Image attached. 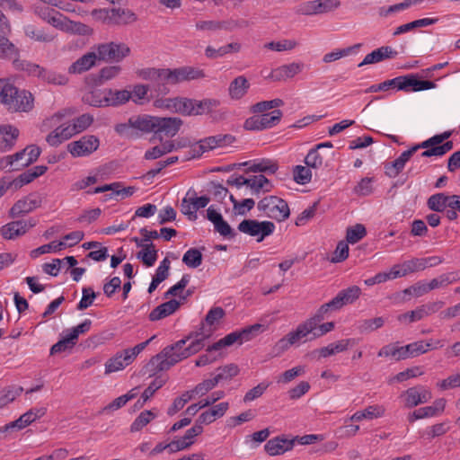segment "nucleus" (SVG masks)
Wrapping results in <instances>:
<instances>
[{
  "label": "nucleus",
  "mask_w": 460,
  "mask_h": 460,
  "mask_svg": "<svg viewBox=\"0 0 460 460\" xmlns=\"http://www.w3.org/2000/svg\"><path fill=\"white\" fill-rule=\"evenodd\" d=\"M325 318L327 316L318 308L312 316L300 323L295 330L287 333L274 344L273 356L279 357L292 346L312 341L333 331L335 323L333 322L323 323Z\"/></svg>",
  "instance_id": "nucleus-1"
},
{
  "label": "nucleus",
  "mask_w": 460,
  "mask_h": 460,
  "mask_svg": "<svg viewBox=\"0 0 460 460\" xmlns=\"http://www.w3.org/2000/svg\"><path fill=\"white\" fill-rule=\"evenodd\" d=\"M49 5L41 1L35 4L32 7L34 14L46 23L66 33L80 36H92L93 34V29L89 25L72 21Z\"/></svg>",
  "instance_id": "nucleus-2"
},
{
  "label": "nucleus",
  "mask_w": 460,
  "mask_h": 460,
  "mask_svg": "<svg viewBox=\"0 0 460 460\" xmlns=\"http://www.w3.org/2000/svg\"><path fill=\"white\" fill-rule=\"evenodd\" d=\"M191 337V335H188L186 338L166 346L160 353L150 359L147 367L154 372L164 371L189 358V353L185 351V345Z\"/></svg>",
  "instance_id": "nucleus-3"
},
{
  "label": "nucleus",
  "mask_w": 460,
  "mask_h": 460,
  "mask_svg": "<svg viewBox=\"0 0 460 460\" xmlns=\"http://www.w3.org/2000/svg\"><path fill=\"white\" fill-rule=\"evenodd\" d=\"M0 102L9 112H28L33 108L31 93L19 90L9 80L1 87Z\"/></svg>",
  "instance_id": "nucleus-4"
},
{
  "label": "nucleus",
  "mask_w": 460,
  "mask_h": 460,
  "mask_svg": "<svg viewBox=\"0 0 460 460\" xmlns=\"http://www.w3.org/2000/svg\"><path fill=\"white\" fill-rule=\"evenodd\" d=\"M261 329V324H254L240 332H234L227 334L224 338L220 339L218 341L215 342L212 346L208 347L207 349L208 353L199 357V358L196 360L195 365L197 367H204L213 363L214 361H216L217 358L216 357L211 356L209 352L220 350L236 342L242 344L245 341H248L252 340L259 332Z\"/></svg>",
  "instance_id": "nucleus-5"
},
{
  "label": "nucleus",
  "mask_w": 460,
  "mask_h": 460,
  "mask_svg": "<svg viewBox=\"0 0 460 460\" xmlns=\"http://www.w3.org/2000/svg\"><path fill=\"white\" fill-rule=\"evenodd\" d=\"M64 116V113L58 111L46 118L41 123L40 129L42 131L53 128V130L46 137V142L50 146H58L63 142L74 137L72 128L68 123L60 124Z\"/></svg>",
  "instance_id": "nucleus-6"
},
{
  "label": "nucleus",
  "mask_w": 460,
  "mask_h": 460,
  "mask_svg": "<svg viewBox=\"0 0 460 460\" xmlns=\"http://www.w3.org/2000/svg\"><path fill=\"white\" fill-rule=\"evenodd\" d=\"M155 121L156 116L148 114L132 116L127 122L116 125L115 131L126 137H134L137 131L146 133L155 132Z\"/></svg>",
  "instance_id": "nucleus-7"
},
{
  "label": "nucleus",
  "mask_w": 460,
  "mask_h": 460,
  "mask_svg": "<svg viewBox=\"0 0 460 460\" xmlns=\"http://www.w3.org/2000/svg\"><path fill=\"white\" fill-rule=\"evenodd\" d=\"M257 208L264 216L279 222L286 220L290 214L288 203L277 196L263 198L259 201Z\"/></svg>",
  "instance_id": "nucleus-8"
},
{
  "label": "nucleus",
  "mask_w": 460,
  "mask_h": 460,
  "mask_svg": "<svg viewBox=\"0 0 460 460\" xmlns=\"http://www.w3.org/2000/svg\"><path fill=\"white\" fill-rule=\"evenodd\" d=\"M98 51V58L102 61L119 63L130 55V48L121 41H110L93 47Z\"/></svg>",
  "instance_id": "nucleus-9"
},
{
  "label": "nucleus",
  "mask_w": 460,
  "mask_h": 460,
  "mask_svg": "<svg viewBox=\"0 0 460 460\" xmlns=\"http://www.w3.org/2000/svg\"><path fill=\"white\" fill-rule=\"evenodd\" d=\"M361 295L358 286H351L341 290L331 301L323 304L319 308L329 317L332 312L341 310L346 305L353 304Z\"/></svg>",
  "instance_id": "nucleus-10"
},
{
  "label": "nucleus",
  "mask_w": 460,
  "mask_h": 460,
  "mask_svg": "<svg viewBox=\"0 0 460 460\" xmlns=\"http://www.w3.org/2000/svg\"><path fill=\"white\" fill-rule=\"evenodd\" d=\"M248 22L244 20H199L195 22V29L199 31L216 32L219 31H233L237 29L245 28Z\"/></svg>",
  "instance_id": "nucleus-11"
},
{
  "label": "nucleus",
  "mask_w": 460,
  "mask_h": 460,
  "mask_svg": "<svg viewBox=\"0 0 460 460\" xmlns=\"http://www.w3.org/2000/svg\"><path fill=\"white\" fill-rule=\"evenodd\" d=\"M241 233L257 237L261 242L266 236L270 235L275 230V225L270 221H257L255 219H244L238 225Z\"/></svg>",
  "instance_id": "nucleus-12"
},
{
  "label": "nucleus",
  "mask_w": 460,
  "mask_h": 460,
  "mask_svg": "<svg viewBox=\"0 0 460 460\" xmlns=\"http://www.w3.org/2000/svg\"><path fill=\"white\" fill-rule=\"evenodd\" d=\"M100 146V139L94 135H84L78 140L70 142L66 148L75 158L85 157L93 154Z\"/></svg>",
  "instance_id": "nucleus-13"
},
{
  "label": "nucleus",
  "mask_w": 460,
  "mask_h": 460,
  "mask_svg": "<svg viewBox=\"0 0 460 460\" xmlns=\"http://www.w3.org/2000/svg\"><path fill=\"white\" fill-rule=\"evenodd\" d=\"M43 197L38 192L30 193L18 199L9 210V217L16 218L23 217L38 208H40Z\"/></svg>",
  "instance_id": "nucleus-14"
},
{
  "label": "nucleus",
  "mask_w": 460,
  "mask_h": 460,
  "mask_svg": "<svg viewBox=\"0 0 460 460\" xmlns=\"http://www.w3.org/2000/svg\"><path fill=\"white\" fill-rule=\"evenodd\" d=\"M282 117V111L274 110L270 113L254 115L244 122V128L247 130H263L277 125Z\"/></svg>",
  "instance_id": "nucleus-15"
},
{
  "label": "nucleus",
  "mask_w": 460,
  "mask_h": 460,
  "mask_svg": "<svg viewBox=\"0 0 460 460\" xmlns=\"http://www.w3.org/2000/svg\"><path fill=\"white\" fill-rule=\"evenodd\" d=\"M401 397L403 398L406 408H413L430 401L432 399V393L423 385H416L404 391Z\"/></svg>",
  "instance_id": "nucleus-16"
},
{
  "label": "nucleus",
  "mask_w": 460,
  "mask_h": 460,
  "mask_svg": "<svg viewBox=\"0 0 460 460\" xmlns=\"http://www.w3.org/2000/svg\"><path fill=\"white\" fill-rule=\"evenodd\" d=\"M234 141V137L231 135H217L208 137L200 140L198 145L193 147V152L197 155L213 150L217 147H226Z\"/></svg>",
  "instance_id": "nucleus-17"
},
{
  "label": "nucleus",
  "mask_w": 460,
  "mask_h": 460,
  "mask_svg": "<svg viewBox=\"0 0 460 460\" xmlns=\"http://www.w3.org/2000/svg\"><path fill=\"white\" fill-rule=\"evenodd\" d=\"M36 225L33 219L12 221L0 229L4 239L12 240L25 234L28 230Z\"/></svg>",
  "instance_id": "nucleus-18"
},
{
  "label": "nucleus",
  "mask_w": 460,
  "mask_h": 460,
  "mask_svg": "<svg viewBox=\"0 0 460 460\" xmlns=\"http://www.w3.org/2000/svg\"><path fill=\"white\" fill-rule=\"evenodd\" d=\"M304 69V64L300 62H292L289 64L282 65L273 69L269 78L274 82L286 81L295 75L300 74Z\"/></svg>",
  "instance_id": "nucleus-19"
},
{
  "label": "nucleus",
  "mask_w": 460,
  "mask_h": 460,
  "mask_svg": "<svg viewBox=\"0 0 460 460\" xmlns=\"http://www.w3.org/2000/svg\"><path fill=\"white\" fill-rule=\"evenodd\" d=\"M182 120L180 118L156 117L155 133H163L166 137H174L180 130Z\"/></svg>",
  "instance_id": "nucleus-20"
},
{
  "label": "nucleus",
  "mask_w": 460,
  "mask_h": 460,
  "mask_svg": "<svg viewBox=\"0 0 460 460\" xmlns=\"http://www.w3.org/2000/svg\"><path fill=\"white\" fill-rule=\"evenodd\" d=\"M436 87V84L431 81L419 80L415 75H407L401 76L400 91L419 92L429 90Z\"/></svg>",
  "instance_id": "nucleus-21"
},
{
  "label": "nucleus",
  "mask_w": 460,
  "mask_h": 460,
  "mask_svg": "<svg viewBox=\"0 0 460 460\" xmlns=\"http://www.w3.org/2000/svg\"><path fill=\"white\" fill-rule=\"evenodd\" d=\"M398 55V52L390 46H383L371 53L367 54L358 66L361 67L366 65H372L382 62L385 59L394 58Z\"/></svg>",
  "instance_id": "nucleus-22"
},
{
  "label": "nucleus",
  "mask_w": 460,
  "mask_h": 460,
  "mask_svg": "<svg viewBox=\"0 0 460 460\" xmlns=\"http://www.w3.org/2000/svg\"><path fill=\"white\" fill-rule=\"evenodd\" d=\"M417 152V147H411L410 149L402 152L401 155L391 163L385 164V172L390 178L396 177L404 168L405 164L410 158Z\"/></svg>",
  "instance_id": "nucleus-23"
},
{
  "label": "nucleus",
  "mask_w": 460,
  "mask_h": 460,
  "mask_svg": "<svg viewBox=\"0 0 460 460\" xmlns=\"http://www.w3.org/2000/svg\"><path fill=\"white\" fill-rule=\"evenodd\" d=\"M294 442L295 439L276 437L265 444L264 449L270 456H279L290 451L294 447Z\"/></svg>",
  "instance_id": "nucleus-24"
},
{
  "label": "nucleus",
  "mask_w": 460,
  "mask_h": 460,
  "mask_svg": "<svg viewBox=\"0 0 460 460\" xmlns=\"http://www.w3.org/2000/svg\"><path fill=\"white\" fill-rule=\"evenodd\" d=\"M98 58V51H90L82 56L68 67L69 74H82L95 66Z\"/></svg>",
  "instance_id": "nucleus-25"
},
{
  "label": "nucleus",
  "mask_w": 460,
  "mask_h": 460,
  "mask_svg": "<svg viewBox=\"0 0 460 460\" xmlns=\"http://www.w3.org/2000/svg\"><path fill=\"white\" fill-rule=\"evenodd\" d=\"M444 346L443 341L437 340L433 341L432 340L429 341H419L408 345H405V349L409 358H413L421 354L426 353L430 349H436L438 348H442Z\"/></svg>",
  "instance_id": "nucleus-26"
},
{
  "label": "nucleus",
  "mask_w": 460,
  "mask_h": 460,
  "mask_svg": "<svg viewBox=\"0 0 460 460\" xmlns=\"http://www.w3.org/2000/svg\"><path fill=\"white\" fill-rule=\"evenodd\" d=\"M28 157L23 150L12 155H7L0 160V167L8 171H19L29 166L31 163H26Z\"/></svg>",
  "instance_id": "nucleus-27"
},
{
  "label": "nucleus",
  "mask_w": 460,
  "mask_h": 460,
  "mask_svg": "<svg viewBox=\"0 0 460 460\" xmlns=\"http://www.w3.org/2000/svg\"><path fill=\"white\" fill-rule=\"evenodd\" d=\"M133 361V358L127 349L118 352L105 363V374L122 370Z\"/></svg>",
  "instance_id": "nucleus-28"
},
{
  "label": "nucleus",
  "mask_w": 460,
  "mask_h": 460,
  "mask_svg": "<svg viewBox=\"0 0 460 460\" xmlns=\"http://www.w3.org/2000/svg\"><path fill=\"white\" fill-rule=\"evenodd\" d=\"M189 335L192 337L189 339L190 343L185 346V351L189 353V357L198 353L205 346V341L211 335V330L206 331L204 325L199 331L191 332Z\"/></svg>",
  "instance_id": "nucleus-29"
},
{
  "label": "nucleus",
  "mask_w": 460,
  "mask_h": 460,
  "mask_svg": "<svg viewBox=\"0 0 460 460\" xmlns=\"http://www.w3.org/2000/svg\"><path fill=\"white\" fill-rule=\"evenodd\" d=\"M19 136L17 128L12 125L0 126V153L5 152L12 148Z\"/></svg>",
  "instance_id": "nucleus-30"
},
{
  "label": "nucleus",
  "mask_w": 460,
  "mask_h": 460,
  "mask_svg": "<svg viewBox=\"0 0 460 460\" xmlns=\"http://www.w3.org/2000/svg\"><path fill=\"white\" fill-rule=\"evenodd\" d=\"M24 33L31 40L42 43H50L57 38L56 34L49 32L47 29L39 28L32 24L24 27Z\"/></svg>",
  "instance_id": "nucleus-31"
},
{
  "label": "nucleus",
  "mask_w": 460,
  "mask_h": 460,
  "mask_svg": "<svg viewBox=\"0 0 460 460\" xmlns=\"http://www.w3.org/2000/svg\"><path fill=\"white\" fill-rule=\"evenodd\" d=\"M180 307V302L175 299L167 301L155 307L149 314V320L152 322L164 319L173 314Z\"/></svg>",
  "instance_id": "nucleus-32"
},
{
  "label": "nucleus",
  "mask_w": 460,
  "mask_h": 460,
  "mask_svg": "<svg viewBox=\"0 0 460 460\" xmlns=\"http://www.w3.org/2000/svg\"><path fill=\"white\" fill-rule=\"evenodd\" d=\"M385 408L383 405H369L363 411H356L351 417V421H361L363 420H373L385 415Z\"/></svg>",
  "instance_id": "nucleus-33"
},
{
  "label": "nucleus",
  "mask_w": 460,
  "mask_h": 460,
  "mask_svg": "<svg viewBox=\"0 0 460 460\" xmlns=\"http://www.w3.org/2000/svg\"><path fill=\"white\" fill-rule=\"evenodd\" d=\"M250 84L246 77L239 75L230 83L228 94L231 99L239 100L247 93Z\"/></svg>",
  "instance_id": "nucleus-34"
},
{
  "label": "nucleus",
  "mask_w": 460,
  "mask_h": 460,
  "mask_svg": "<svg viewBox=\"0 0 460 460\" xmlns=\"http://www.w3.org/2000/svg\"><path fill=\"white\" fill-rule=\"evenodd\" d=\"M378 357L390 358L395 361L408 358L405 346H398V343H390L380 349Z\"/></svg>",
  "instance_id": "nucleus-35"
},
{
  "label": "nucleus",
  "mask_w": 460,
  "mask_h": 460,
  "mask_svg": "<svg viewBox=\"0 0 460 460\" xmlns=\"http://www.w3.org/2000/svg\"><path fill=\"white\" fill-rule=\"evenodd\" d=\"M135 242L138 247L142 248L137 253V258L140 259L146 267L153 266L157 259V251L154 244L142 243V242H138L137 238L135 239Z\"/></svg>",
  "instance_id": "nucleus-36"
},
{
  "label": "nucleus",
  "mask_w": 460,
  "mask_h": 460,
  "mask_svg": "<svg viewBox=\"0 0 460 460\" xmlns=\"http://www.w3.org/2000/svg\"><path fill=\"white\" fill-rule=\"evenodd\" d=\"M107 88L95 89L86 93L83 101L93 107H107Z\"/></svg>",
  "instance_id": "nucleus-37"
},
{
  "label": "nucleus",
  "mask_w": 460,
  "mask_h": 460,
  "mask_svg": "<svg viewBox=\"0 0 460 460\" xmlns=\"http://www.w3.org/2000/svg\"><path fill=\"white\" fill-rule=\"evenodd\" d=\"M140 76L144 80L153 83L154 87L159 89L161 85H165V68H147L140 72Z\"/></svg>",
  "instance_id": "nucleus-38"
},
{
  "label": "nucleus",
  "mask_w": 460,
  "mask_h": 460,
  "mask_svg": "<svg viewBox=\"0 0 460 460\" xmlns=\"http://www.w3.org/2000/svg\"><path fill=\"white\" fill-rule=\"evenodd\" d=\"M111 17L114 24H129L137 21L135 13L123 8H112Z\"/></svg>",
  "instance_id": "nucleus-39"
},
{
  "label": "nucleus",
  "mask_w": 460,
  "mask_h": 460,
  "mask_svg": "<svg viewBox=\"0 0 460 460\" xmlns=\"http://www.w3.org/2000/svg\"><path fill=\"white\" fill-rule=\"evenodd\" d=\"M107 107L119 106L126 103L131 98V93L128 90H112L107 88Z\"/></svg>",
  "instance_id": "nucleus-40"
},
{
  "label": "nucleus",
  "mask_w": 460,
  "mask_h": 460,
  "mask_svg": "<svg viewBox=\"0 0 460 460\" xmlns=\"http://www.w3.org/2000/svg\"><path fill=\"white\" fill-rule=\"evenodd\" d=\"M22 387L10 385L0 390V410L13 402L22 392Z\"/></svg>",
  "instance_id": "nucleus-41"
},
{
  "label": "nucleus",
  "mask_w": 460,
  "mask_h": 460,
  "mask_svg": "<svg viewBox=\"0 0 460 460\" xmlns=\"http://www.w3.org/2000/svg\"><path fill=\"white\" fill-rule=\"evenodd\" d=\"M447 401L444 398H439L434 401L432 405L419 408L422 419L432 418L438 416L445 411Z\"/></svg>",
  "instance_id": "nucleus-42"
},
{
  "label": "nucleus",
  "mask_w": 460,
  "mask_h": 460,
  "mask_svg": "<svg viewBox=\"0 0 460 460\" xmlns=\"http://www.w3.org/2000/svg\"><path fill=\"white\" fill-rule=\"evenodd\" d=\"M93 122V117L89 113L82 114L69 122L74 136L86 130Z\"/></svg>",
  "instance_id": "nucleus-43"
},
{
  "label": "nucleus",
  "mask_w": 460,
  "mask_h": 460,
  "mask_svg": "<svg viewBox=\"0 0 460 460\" xmlns=\"http://www.w3.org/2000/svg\"><path fill=\"white\" fill-rule=\"evenodd\" d=\"M66 247L65 242L53 241L48 244L41 245L31 252V257L33 259L38 258L40 255L50 252H57L62 251Z\"/></svg>",
  "instance_id": "nucleus-44"
},
{
  "label": "nucleus",
  "mask_w": 460,
  "mask_h": 460,
  "mask_svg": "<svg viewBox=\"0 0 460 460\" xmlns=\"http://www.w3.org/2000/svg\"><path fill=\"white\" fill-rule=\"evenodd\" d=\"M175 113L183 116H195V100L186 97H177Z\"/></svg>",
  "instance_id": "nucleus-45"
},
{
  "label": "nucleus",
  "mask_w": 460,
  "mask_h": 460,
  "mask_svg": "<svg viewBox=\"0 0 460 460\" xmlns=\"http://www.w3.org/2000/svg\"><path fill=\"white\" fill-rule=\"evenodd\" d=\"M246 186L255 192H259L260 190L270 191L271 189L270 181L262 174L247 178Z\"/></svg>",
  "instance_id": "nucleus-46"
},
{
  "label": "nucleus",
  "mask_w": 460,
  "mask_h": 460,
  "mask_svg": "<svg viewBox=\"0 0 460 460\" xmlns=\"http://www.w3.org/2000/svg\"><path fill=\"white\" fill-rule=\"evenodd\" d=\"M449 195L445 193H437L430 196L428 199L429 208L436 212L447 211Z\"/></svg>",
  "instance_id": "nucleus-47"
},
{
  "label": "nucleus",
  "mask_w": 460,
  "mask_h": 460,
  "mask_svg": "<svg viewBox=\"0 0 460 460\" xmlns=\"http://www.w3.org/2000/svg\"><path fill=\"white\" fill-rule=\"evenodd\" d=\"M220 104L217 99L206 98L203 100H195V115L208 113L217 109Z\"/></svg>",
  "instance_id": "nucleus-48"
},
{
  "label": "nucleus",
  "mask_w": 460,
  "mask_h": 460,
  "mask_svg": "<svg viewBox=\"0 0 460 460\" xmlns=\"http://www.w3.org/2000/svg\"><path fill=\"white\" fill-rule=\"evenodd\" d=\"M4 35H0V58L15 59L18 49Z\"/></svg>",
  "instance_id": "nucleus-49"
},
{
  "label": "nucleus",
  "mask_w": 460,
  "mask_h": 460,
  "mask_svg": "<svg viewBox=\"0 0 460 460\" xmlns=\"http://www.w3.org/2000/svg\"><path fill=\"white\" fill-rule=\"evenodd\" d=\"M457 281V279L456 278L455 273L453 272H447L439 275L438 277L431 279L429 282V290L438 289V288H444L447 287L450 284H453Z\"/></svg>",
  "instance_id": "nucleus-50"
},
{
  "label": "nucleus",
  "mask_w": 460,
  "mask_h": 460,
  "mask_svg": "<svg viewBox=\"0 0 460 460\" xmlns=\"http://www.w3.org/2000/svg\"><path fill=\"white\" fill-rule=\"evenodd\" d=\"M182 262L189 268H198L202 263V253L196 248L189 249L182 257Z\"/></svg>",
  "instance_id": "nucleus-51"
},
{
  "label": "nucleus",
  "mask_w": 460,
  "mask_h": 460,
  "mask_svg": "<svg viewBox=\"0 0 460 460\" xmlns=\"http://www.w3.org/2000/svg\"><path fill=\"white\" fill-rule=\"evenodd\" d=\"M367 234L366 227L361 224H357L348 227L346 231V241L349 243H356L363 239Z\"/></svg>",
  "instance_id": "nucleus-52"
},
{
  "label": "nucleus",
  "mask_w": 460,
  "mask_h": 460,
  "mask_svg": "<svg viewBox=\"0 0 460 460\" xmlns=\"http://www.w3.org/2000/svg\"><path fill=\"white\" fill-rule=\"evenodd\" d=\"M360 46H361V44H355V45L346 48V49H334L332 52L326 53L323 58V61L324 63H332L336 60H339L341 58L349 56L354 49H359Z\"/></svg>",
  "instance_id": "nucleus-53"
},
{
  "label": "nucleus",
  "mask_w": 460,
  "mask_h": 460,
  "mask_svg": "<svg viewBox=\"0 0 460 460\" xmlns=\"http://www.w3.org/2000/svg\"><path fill=\"white\" fill-rule=\"evenodd\" d=\"M155 417L156 414L154 413L152 411H142L131 424V431L136 432L141 430L145 426L150 423L151 420H153Z\"/></svg>",
  "instance_id": "nucleus-54"
},
{
  "label": "nucleus",
  "mask_w": 460,
  "mask_h": 460,
  "mask_svg": "<svg viewBox=\"0 0 460 460\" xmlns=\"http://www.w3.org/2000/svg\"><path fill=\"white\" fill-rule=\"evenodd\" d=\"M41 79L54 85H65L68 82V77L66 75L46 69L43 71Z\"/></svg>",
  "instance_id": "nucleus-55"
},
{
  "label": "nucleus",
  "mask_w": 460,
  "mask_h": 460,
  "mask_svg": "<svg viewBox=\"0 0 460 460\" xmlns=\"http://www.w3.org/2000/svg\"><path fill=\"white\" fill-rule=\"evenodd\" d=\"M305 367L304 366H296L292 367L291 369L286 370L281 375L277 377L278 384H288L293 381L297 376H303L305 374Z\"/></svg>",
  "instance_id": "nucleus-56"
},
{
  "label": "nucleus",
  "mask_w": 460,
  "mask_h": 460,
  "mask_svg": "<svg viewBox=\"0 0 460 460\" xmlns=\"http://www.w3.org/2000/svg\"><path fill=\"white\" fill-rule=\"evenodd\" d=\"M297 45L298 43L296 40L286 39L279 41H270L266 43L264 47L270 50L281 52L286 50H292L296 48Z\"/></svg>",
  "instance_id": "nucleus-57"
},
{
  "label": "nucleus",
  "mask_w": 460,
  "mask_h": 460,
  "mask_svg": "<svg viewBox=\"0 0 460 460\" xmlns=\"http://www.w3.org/2000/svg\"><path fill=\"white\" fill-rule=\"evenodd\" d=\"M278 164L269 159L261 160L260 162L253 163L250 170L252 172H268V173H275L278 170Z\"/></svg>",
  "instance_id": "nucleus-58"
},
{
  "label": "nucleus",
  "mask_w": 460,
  "mask_h": 460,
  "mask_svg": "<svg viewBox=\"0 0 460 460\" xmlns=\"http://www.w3.org/2000/svg\"><path fill=\"white\" fill-rule=\"evenodd\" d=\"M293 179L298 184H306L312 179V172L308 166L296 165L293 171Z\"/></svg>",
  "instance_id": "nucleus-59"
},
{
  "label": "nucleus",
  "mask_w": 460,
  "mask_h": 460,
  "mask_svg": "<svg viewBox=\"0 0 460 460\" xmlns=\"http://www.w3.org/2000/svg\"><path fill=\"white\" fill-rule=\"evenodd\" d=\"M218 383L219 381L216 376L213 378L205 379L196 385V386L193 388V393L196 394L197 396H204L208 392L213 390L218 385Z\"/></svg>",
  "instance_id": "nucleus-60"
},
{
  "label": "nucleus",
  "mask_w": 460,
  "mask_h": 460,
  "mask_svg": "<svg viewBox=\"0 0 460 460\" xmlns=\"http://www.w3.org/2000/svg\"><path fill=\"white\" fill-rule=\"evenodd\" d=\"M426 149L420 155L421 157H430V156H443L447 152L453 149V142L447 141L441 146L438 147H423Z\"/></svg>",
  "instance_id": "nucleus-61"
},
{
  "label": "nucleus",
  "mask_w": 460,
  "mask_h": 460,
  "mask_svg": "<svg viewBox=\"0 0 460 460\" xmlns=\"http://www.w3.org/2000/svg\"><path fill=\"white\" fill-rule=\"evenodd\" d=\"M76 342L70 340V336L66 333L60 341L55 343L50 349V354L55 355L64 351L71 350Z\"/></svg>",
  "instance_id": "nucleus-62"
},
{
  "label": "nucleus",
  "mask_w": 460,
  "mask_h": 460,
  "mask_svg": "<svg viewBox=\"0 0 460 460\" xmlns=\"http://www.w3.org/2000/svg\"><path fill=\"white\" fill-rule=\"evenodd\" d=\"M230 200L233 203L236 214L242 216L245 215L255 205V201L252 199H245L239 202L233 195H230Z\"/></svg>",
  "instance_id": "nucleus-63"
},
{
  "label": "nucleus",
  "mask_w": 460,
  "mask_h": 460,
  "mask_svg": "<svg viewBox=\"0 0 460 460\" xmlns=\"http://www.w3.org/2000/svg\"><path fill=\"white\" fill-rule=\"evenodd\" d=\"M457 211L460 212V196L449 195V200L447 201V208L446 211L447 217L450 220H456L457 218Z\"/></svg>",
  "instance_id": "nucleus-64"
}]
</instances>
